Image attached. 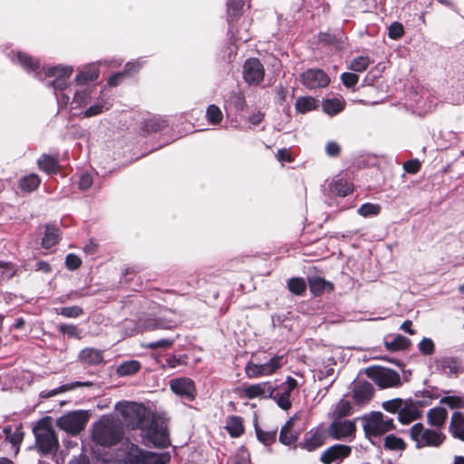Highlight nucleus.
<instances>
[{
  "instance_id": "1",
  "label": "nucleus",
  "mask_w": 464,
  "mask_h": 464,
  "mask_svg": "<svg viewBox=\"0 0 464 464\" xmlns=\"http://www.w3.org/2000/svg\"><path fill=\"white\" fill-rule=\"evenodd\" d=\"M123 437V429L120 421L111 416H103L92 425V440L102 447H111L119 443Z\"/></svg>"
},
{
  "instance_id": "2",
  "label": "nucleus",
  "mask_w": 464,
  "mask_h": 464,
  "mask_svg": "<svg viewBox=\"0 0 464 464\" xmlns=\"http://www.w3.org/2000/svg\"><path fill=\"white\" fill-rule=\"evenodd\" d=\"M409 434L418 449L438 448L440 447L446 440V435L441 430L427 428L420 422L411 426Z\"/></svg>"
},
{
  "instance_id": "3",
  "label": "nucleus",
  "mask_w": 464,
  "mask_h": 464,
  "mask_svg": "<svg viewBox=\"0 0 464 464\" xmlns=\"http://www.w3.org/2000/svg\"><path fill=\"white\" fill-rule=\"evenodd\" d=\"M363 420V430L368 437H378L395 429L393 419L380 411L372 412Z\"/></svg>"
},
{
  "instance_id": "4",
  "label": "nucleus",
  "mask_w": 464,
  "mask_h": 464,
  "mask_svg": "<svg viewBox=\"0 0 464 464\" xmlns=\"http://www.w3.org/2000/svg\"><path fill=\"white\" fill-rule=\"evenodd\" d=\"M36 443L44 454L51 453L57 450L59 442L54 430L46 420H40L34 429Z\"/></svg>"
},
{
  "instance_id": "5",
  "label": "nucleus",
  "mask_w": 464,
  "mask_h": 464,
  "mask_svg": "<svg viewBox=\"0 0 464 464\" xmlns=\"http://www.w3.org/2000/svg\"><path fill=\"white\" fill-rule=\"evenodd\" d=\"M366 375L381 389L399 387L401 385L400 374L384 367H369L365 370Z\"/></svg>"
},
{
  "instance_id": "6",
  "label": "nucleus",
  "mask_w": 464,
  "mask_h": 464,
  "mask_svg": "<svg viewBox=\"0 0 464 464\" xmlns=\"http://www.w3.org/2000/svg\"><path fill=\"white\" fill-rule=\"evenodd\" d=\"M89 417L84 411H70L58 418L56 425L67 433L76 435L85 428Z\"/></svg>"
},
{
  "instance_id": "7",
  "label": "nucleus",
  "mask_w": 464,
  "mask_h": 464,
  "mask_svg": "<svg viewBox=\"0 0 464 464\" xmlns=\"http://www.w3.org/2000/svg\"><path fill=\"white\" fill-rule=\"evenodd\" d=\"M285 362L284 356L282 355H276L265 363L248 362L246 364L245 372L249 379L270 376L279 370Z\"/></svg>"
},
{
  "instance_id": "8",
  "label": "nucleus",
  "mask_w": 464,
  "mask_h": 464,
  "mask_svg": "<svg viewBox=\"0 0 464 464\" xmlns=\"http://www.w3.org/2000/svg\"><path fill=\"white\" fill-rule=\"evenodd\" d=\"M328 434L334 440H352L355 438L356 425L353 420L334 419L328 427Z\"/></svg>"
},
{
  "instance_id": "9",
  "label": "nucleus",
  "mask_w": 464,
  "mask_h": 464,
  "mask_svg": "<svg viewBox=\"0 0 464 464\" xmlns=\"http://www.w3.org/2000/svg\"><path fill=\"white\" fill-rule=\"evenodd\" d=\"M154 454L144 450L138 445L127 442L124 447L123 464H150L153 461Z\"/></svg>"
},
{
  "instance_id": "10",
  "label": "nucleus",
  "mask_w": 464,
  "mask_h": 464,
  "mask_svg": "<svg viewBox=\"0 0 464 464\" xmlns=\"http://www.w3.org/2000/svg\"><path fill=\"white\" fill-rule=\"evenodd\" d=\"M146 436L157 448H167L170 444L167 425L163 420H154Z\"/></svg>"
},
{
  "instance_id": "11",
  "label": "nucleus",
  "mask_w": 464,
  "mask_h": 464,
  "mask_svg": "<svg viewBox=\"0 0 464 464\" xmlns=\"http://www.w3.org/2000/svg\"><path fill=\"white\" fill-rule=\"evenodd\" d=\"M276 388L270 382L244 385L240 390V396L248 400L256 398L265 399L274 397Z\"/></svg>"
},
{
  "instance_id": "12",
  "label": "nucleus",
  "mask_w": 464,
  "mask_h": 464,
  "mask_svg": "<svg viewBox=\"0 0 464 464\" xmlns=\"http://www.w3.org/2000/svg\"><path fill=\"white\" fill-rule=\"evenodd\" d=\"M125 421L132 426H139L144 416L145 409L141 404L135 402H124L117 405Z\"/></svg>"
},
{
  "instance_id": "13",
  "label": "nucleus",
  "mask_w": 464,
  "mask_h": 464,
  "mask_svg": "<svg viewBox=\"0 0 464 464\" xmlns=\"http://www.w3.org/2000/svg\"><path fill=\"white\" fill-rule=\"evenodd\" d=\"M170 390L177 395L190 401H194L197 390L194 382L188 377L175 378L169 381Z\"/></svg>"
},
{
  "instance_id": "14",
  "label": "nucleus",
  "mask_w": 464,
  "mask_h": 464,
  "mask_svg": "<svg viewBox=\"0 0 464 464\" xmlns=\"http://www.w3.org/2000/svg\"><path fill=\"white\" fill-rule=\"evenodd\" d=\"M302 83L308 89L324 88L330 82V78L320 69H309L300 75Z\"/></svg>"
},
{
  "instance_id": "15",
  "label": "nucleus",
  "mask_w": 464,
  "mask_h": 464,
  "mask_svg": "<svg viewBox=\"0 0 464 464\" xmlns=\"http://www.w3.org/2000/svg\"><path fill=\"white\" fill-rule=\"evenodd\" d=\"M243 76L249 84H258L264 79L265 71L258 59L251 58L245 62Z\"/></svg>"
},
{
  "instance_id": "16",
  "label": "nucleus",
  "mask_w": 464,
  "mask_h": 464,
  "mask_svg": "<svg viewBox=\"0 0 464 464\" xmlns=\"http://www.w3.org/2000/svg\"><path fill=\"white\" fill-rule=\"evenodd\" d=\"M351 389L353 400L359 405L368 403L374 394L373 386L366 381L353 382Z\"/></svg>"
},
{
  "instance_id": "17",
  "label": "nucleus",
  "mask_w": 464,
  "mask_h": 464,
  "mask_svg": "<svg viewBox=\"0 0 464 464\" xmlns=\"http://www.w3.org/2000/svg\"><path fill=\"white\" fill-rule=\"evenodd\" d=\"M352 448L343 444H335L325 450L321 455L324 464H332L334 461H342L350 456Z\"/></svg>"
},
{
  "instance_id": "18",
  "label": "nucleus",
  "mask_w": 464,
  "mask_h": 464,
  "mask_svg": "<svg viewBox=\"0 0 464 464\" xmlns=\"http://www.w3.org/2000/svg\"><path fill=\"white\" fill-rule=\"evenodd\" d=\"M420 416L421 411L420 410L419 402L411 399L403 401V406H401L398 416V420L401 424H410L420 418Z\"/></svg>"
},
{
  "instance_id": "19",
  "label": "nucleus",
  "mask_w": 464,
  "mask_h": 464,
  "mask_svg": "<svg viewBox=\"0 0 464 464\" xmlns=\"http://www.w3.org/2000/svg\"><path fill=\"white\" fill-rule=\"evenodd\" d=\"M326 440L325 430L322 428L311 430L304 435L301 447L308 451H314L323 446Z\"/></svg>"
},
{
  "instance_id": "20",
  "label": "nucleus",
  "mask_w": 464,
  "mask_h": 464,
  "mask_svg": "<svg viewBox=\"0 0 464 464\" xmlns=\"http://www.w3.org/2000/svg\"><path fill=\"white\" fill-rule=\"evenodd\" d=\"M298 386L297 381L291 376H287L285 382L282 384L284 392L280 395H275L274 399L276 401L278 407L283 410H288L292 406V401L290 399L291 392Z\"/></svg>"
},
{
  "instance_id": "21",
  "label": "nucleus",
  "mask_w": 464,
  "mask_h": 464,
  "mask_svg": "<svg viewBox=\"0 0 464 464\" xmlns=\"http://www.w3.org/2000/svg\"><path fill=\"white\" fill-rule=\"evenodd\" d=\"M72 72V68L68 66H55L48 70V76L57 77L53 82L54 89L63 90L66 87L65 80L68 79Z\"/></svg>"
},
{
  "instance_id": "22",
  "label": "nucleus",
  "mask_w": 464,
  "mask_h": 464,
  "mask_svg": "<svg viewBox=\"0 0 464 464\" xmlns=\"http://www.w3.org/2000/svg\"><path fill=\"white\" fill-rule=\"evenodd\" d=\"M447 417L448 411L446 409L441 407L432 408L427 412L428 422L433 427V429L441 430L445 425Z\"/></svg>"
},
{
  "instance_id": "23",
  "label": "nucleus",
  "mask_w": 464,
  "mask_h": 464,
  "mask_svg": "<svg viewBox=\"0 0 464 464\" xmlns=\"http://www.w3.org/2000/svg\"><path fill=\"white\" fill-rule=\"evenodd\" d=\"M450 431L452 436L464 441V417L462 413L455 411L451 415Z\"/></svg>"
},
{
  "instance_id": "24",
  "label": "nucleus",
  "mask_w": 464,
  "mask_h": 464,
  "mask_svg": "<svg viewBox=\"0 0 464 464\" xmlns=\"http://www.w3.org/2000/svg\"><path fill=\"white\" fill-rule=\"evenodd\" d=\"M80 360L87 364L97 365L103 360L102 353L92 348L83 349L79 354Z\"/></svg>"
},
{
  "instance_id": "25",
  "label": "nucleus",
  "mask_w": 464,
  "mask_h": 464,
  "mask_svg": "<svg viewBox=\"0 0 464 464\" xmlns=\"http://www.w3.org/2000/svg\"><path fill=\"white\" fill-rule=\"evenodd\" d=\"M308 285L310 291L314 295H322L326 288H328L330 291L334 289V285L332 283L327 282L324 278L319 276H313L309 278Z\"/></svg>"
},
{
  "instance_id": "26",
  "label": "nucleus",
  "mask_w": 464,
  "mask_h": 464,
  "mask_svg": "<svg viewBox=\"0 0 464 464\" xmlns=\"http://www.w3.org/2000/svg\"><path fill=\"white\" fill-rule=\"evenodd\" d=\"M226 429L232 437H239L244 431L243 420L238 416H232L227 420Z\"/></svg>"
},
{
  "instance_id": "27",
  "label": "nucleus",
  "mask_w": 464,
  "mask_h": 464,
  "mask_svg": "<svg viewBox=\"0 0 464 464\" xmlns=\"http://www.w3.org/2000/svg\"><path fill=\"white\" fill-rule=\"evenodd\" d=\"M92 384V383L90 382H72L70 384L62 385V386H60L58 388H55V389H53L51 391H43V392H41L40 396L42 398H46L47 399V398L55 396L56 394L61 393L63 392L72 390V389H73L75 387L91 386Z\"/></svg>"
},
{
  "instance_id": "28",
  "label": "nucleus",
  "mask_w": 464,
  "mask_h": 464,
  "mask_svg": "<svg viewBox=\"0 0 464 464\" xmlns=\"http://www.w3.org/2000/svg\"><path fill=\"white\" fill-rule=\"evenodd\" d=\"M59 230L52 226H46L44 237L42 239V245L44 248H50L59 241Z\"/></svg>"
},
{
  "instance_id": "29",
  "label": "nucleus",
  "mask_w": 464,
  "mask_h": 464,
  "mask_svg": "<svg viewBox=\"0 0 464 464\" xmlns=\"http://www.w3.org/2000/svg\"><path fill=\"white\" fill-rule=\"evenodd\" d=\"M317 106V101L312 97H300L295 102V109L300 113L311 111Z\"/></svg>"
},
{
  "instance_id": "30",
  "label": "nucleus",
  "mask_w": 464,
  "mask_h": 464,
  "mask_svg": "<svg viewBox=\"0 0 464 464\" xmlns=\"http://www.w3.org/2000/svg\"><path fill=\"white\" fill-rule=\"evenodd\" d=\"M352 404L345 399L340 400L333 411V417L334 419H342L343 417L352 414Z\"/></svg>"
},
{
  "instance_id": "31",
  "label": "nucleus",
  "mask_w": 464,
  "mask_h": 464,
  "mask_svg": "<svg viewBox=\"0 0 464 464\" xmlns=\"http://www.w3.org/2000/svg\"><path fill=\"white\" fill-rule=\"evenodd\" d=\"M440 364L447 375H456L460 369L459 361L454 358H444L440 361Z\"/></svg>"
},
{
  "instance_id": "32",
  "label": "nucleus",
  "mask_w": 464,
  "mask_h": 464,
  "mask_svg": "<svg viewBox=\"0 0 464 464\" xmlns=\"http://www.w3.org/2000/svg\"><path fill=\"white\" fill-rule=\"evenodd\" d=\"M140 368V364L137 361H129L121 363L117 367V373L120 376L131 375L136 373Z\"/></svg>"
},
{
  "instance_id": "33",
  "label": "nucleus",
  "mask_w": 464,
  "mask_h": 464,
  "mask_svg": "<svg viewBox=\"0 0 464 464\" xmlns=\"http://www.w3.org/2000/svg\"><path fill=\"white\" fill-rule=\"evenodd\" d=\"M98 76V68L94 65H92L77 75L76 82L80 84L86 83L88 82L96 80Z\"/></svg>"
},
{
  "instance_id": "34",
  "label": "nucleus",
  "mask_w": 464,
  "mask_h": 464,
  "mask_svg": "<svg viewBox=\"0 0 464 464\" xmlns=\"http://www.w3.org/2000/svg\"><path fill=\"white\" fill-rule=\"evenodd\" d=\"M288 289L291 293L301 295L306 290V283L304 278L293 277L287 282Z\"/></svg>"
},
{
  "instance_id": "35",
  "label": "nucleus",
  "mask_w": 464,
  "mask_h": 464,
  "mask_svg": "<svg viewBox=\"0 0 464 464\" xmlns=\"http://www.w3.org/2000/svg\"><path fill=\"white\" fill-rule=\"evenodd\" d=\"M384 447L391 450H403L406 448V443L401 438L388 435L384 439Z\"/></svg>"
},
{
  "instance_id": "36",
  "label": "nucleus",
  "mask_w": 464,
  "mask_h": 464,
  "mask_svg": "<svg viewBox=\"0 0 464 464\" xmlns=\"http://www.w3.org/2000/svg\"><path fill=\"white\" fill-rule=\"evenodd\" d=\"M332 190L339 196L345 197L352 193L353 187L346 180L340 179L333 182Z\"/></svg>"
},
{
  "instance_id": "37",
  "label": "nucleus",
  "mask_w": 464,
  "mask_h": 464,
  "mask_svg": "<svg viewBox=\"0 0 464 464\" xmlns=\"http://www.w3.org/2000/svg\"><path fill=\"white\" fill-rule=\"evenodd\" d=\"M4 432L6 436V439L14 447H17L23 441L24 432L20 427H17L15 430L12 432V428L8 426L4 429Z\"/></svg>"
},
{
  "instance_id": "38",
  "label": "nucleus",
  "mask_w": 464,
  "mask_h": 464,
  "mask_svg": "<svg viewBox=\"0 0 464 464\" xmlns=\"http://www.w3.org/2000/svg\"><path fill=\"white\" fill-rule=\"evenodd\" d=\"M38 165L42 170L47 173H53L57 170V160L47 155H44L38 160Z\"/></svg>"
},
{
  "instance_id": "39",
  "label": "nucleus",
  "mask_w": 464,
  "mask_h": 464,
  "mask_svg": "<svg viewBox=\"0 0 464 464\" xmlns=\"http://www.w3.org/2000/svg\"><path fill=\"white\" fill-rule=\"evenodd\" d=\"M372 61L368 56H359L351 62L349 69L356 72H362L369 67Z\"/></svg>"
},
{
  "instance_id": "40",
  "label": "nucleus",
  "mask_w": 464,
  "mask_h": 464,
  "mask_svg": "<svg viewBox=\"0 0 464 464\" xmlns=\"http://www.w3.org/2000/svg\"><path fill=\"white\" fill-rule=\"evenodd\" d=\"M386 346L392 351L407 349L411 343L410 340L402 335H397L391 342H386Z\"/></svg>"
},
{
  "instance_id": "41",
  "label": "nucleus",
  "mask_w": 464,
  "mask_h": 464,
  "mask_svg": "<svg viewBox=\"0 0 464 464\" xmlns=\"http://www.w3.org/2000/svg\"><path fill=\"white\" fill-rule=\"evenodd\" d=\"M440 404L448 405L451 409H463L464 397L457 395H447L440 399Z\"/></svg>"
},
{
  "instance_id": "42",
  "label": "nucleus",
  "mask_w": 464,
  "mask_h": 464,
  "mask_svg": "<svg viewBox=\"0 0 464 464\" xmlns=\"http://www.w3.org/2000/svg\"><path fill=\"white\" fill-rule=\"evenodd\" d=\"M40 184V179L35 174H30L20 181V188L25 191L34 190Z\"/></svg>"
},
{
  "instance_id": "43",
  "label": "nucleus",
  "mask_w": 464,
  "mask_h": 464,
  "mask_svg": "<svg viewBox=\"0 0 464 464\" xmlns=\"http://www.w3.org/2000/svg\"><path fill=\"white\" fill-rule=\"evenodd\" d=\"M403 401L401 398H395L392 400L385 401L382 403V407L384 411L390 413H398L401 411V406H403Z\"/></svg>"
},
{
  "instance_id": "44",
  "label": "nucleus",
  "mask_w": 464,
  "mask_h": 464,
  "mask_svg": "<svg viewBox=\"0 0 464 464\" xmlns=\"http://www.w3.org/2000/svg\"><path fill=\"white\" fill-rule=\"evenodd\" d=\"M207 119L212 124H218L223 119L222 111L218 106L211 104L207 109Z\"/></svg>"
},
{
  "instance_id": "45",
  "label": "nucleus",
  "mask_w": 464,
  "mask_h": 464,
  "mask_svg": "<svg viewBox=\"0 0 464 464\" xmlns=\"http://www.w3.org/2000/svg\"><path fill=\"white\" fill-rule=\"evenodd\" d=\"M323 107L324 111L330 115H335L343 110V104L338 99L325 101Z\"/></svg>"
},
{
  "instance_id": "46",
  "label": "nucleus",
  "mask_w": 464,
  "mask_h": 464,
  "mask_svg": "<svg viewBox=\"0 0 464 464\" xmlns=\"http://www.w3.org/2000/svg\"><path fill=\"white\" fill-rule=\"evenodd\" d=\"M380 205L372 203H365L362 205L358 209V213L362 217L376 216L380 213Z\"/></svg>"
},
{
  "instance_id": "47",
  "label": "nucleus",
  "mask_w": 464,
  "mask_h": 464,
  "mask_svg": "<svg viewBox=\"0 0 464 464\" xmlns=\"http://www.w3.org/2000/svg\"><path fill=\"white\" fill-rule=\"evenodd\" d=\"M56 312L64 317L76 318L82 314V309L79 306L73 305L56 309Z\"/></svg>"
},
{
  "instance_id": "48",
  "label": "nucleus",
  "mask_w": 464,
  "mask_h": 464,
  "mask_svg": "<svg viewBox=\"0 0 464 464\" xmlns=\"http://www.w3.org/2000/svg\"><path fill=\"white\" fill-rule=\"evenodd\" d=\"M420 352L423 355H430L435 351V345L431 339L423 338L418 344Z\"/></svg>"
},
{
  "instance_id": "49",
  "label": "nucleus",
  "mask_w": 464,
  "mask_h": 464,
  "mask_svg": "<svg viewBox=\"0 0 464 464\" xmlns=\"http://www.w3.org/2000/svg\"><path fill=\"white\" fill-rule=\"evenodd\" d=\"M256 436L258 440L263 442L265 445H270L276 440V431H264L259 429H256Z\"/></svg>"
},
{
  "instance_id": "50",
  "label": "nucleus",
  "mask_w": 464,
  "mask_h": 464,
  "mask_svg": "<svg viewBox=\"0 0 464 464\" xmlns=\"http://www.w3.org/2000/svg\"><path fill=\"white\" fill-rule=\"evenodd\" d=\"M171 321L170 320H165L162 318H160L153 322H148L145 324L146 330H153L157 328H163V329H169L171 328Z\"/></svg>"
},
{
  "instance_id": "51",
  "label": "nucleus",
  "mask_w": 464,
  "mask_h": 464,
  "mask_svg": "<svg viewBox=\"0 0 464 464\" xmlns=\"http://www.w3.org/2000/svg\"><path fill=\"white\" fill-rule=\"evenodd\" d=\"M404 34V29L401 24L394 22L389 27V36L392 39H399Z\"/></svg>"
},
{
  "instance_id": "52",
  "label": "nucleus",
  "mask_w": 464,
  "mask_h": 464,
  "mask_svg": "<svg viewBox=\"0 0 464 464\" xmlns=\"http://www.w3.org/2000/svg\"><path fill=\"white\" fill-rule=\"evenodd\" d=\"M173 343H174L173 339H161L157 342H151V343L146 344V347L150 348V349H158V348L168 349V348L171 347L173 345Z\"/></svg>"
},
{
  "instance_id": "53",
  "label": "nucleus",
  "mask_w": 464,
  "mask_h": 464,
  "mask_svg": "<svg viewBox=\"0 0 464 464\" xmlns=\"http://www.w3.org/2000/svg\"><path fill=\"white\" fill-rule=\"evenodd\" d=\"M341 79L346 87L351 88L358 82L359 77L353 72H343Z\"/></svg>"
},
{
  "instance_id": "54",
  "label": "nucleus",
  "mask_w": 464,
  "mask_h": 464,
  "mask_svg": "<svg viewBox=\"0 0 464 464\" xmlns=\"http://www.w3.org/2000/svg\"><path fill=\"white\" fill-rule=\"evenodd\" d=\"M65 264L68 269L74 270L80 267L82 260L78 256L74 254H69L66 256Z\"/></svg>"
},
{
  "instance_id": "55",
  "label": "nucleus",
  "mask_w": 464,
  "mask_h": 464,
  "mask_svg": "<svg viewBox=\"0 0 464 464\" xmlns=\"http://www.w3.org/2000/svg\"><path fill=\"white\" fill-rule=\"evenodd\" d=\"M18 60L25 69L34 70L38 67V63L25 54L19 53Z\"/></svg>"
},
{
  "instance_id": "56",
  "label": "nucleus",
  "mask_w": 464,
  "mask_h": 464,
  "mask_svg": "<svg viewBox=\"0 0 464 464\" xmlns=\"http://www.w3.org/2000/svg\"><path fill=\"white\" fill-rule=\"evenodd\" d=\"M279 439L281 442H283L285 445H290L295 440V437L294 436L291 430L288 431L287 427L282 428Z\"/></svg>"
},
{
  "instance_id": "57",
  "label": "nucleus",
  "mask_w": 464,
  "mask_h": 464,
  "mask_svg": "<svg viewBox=\"0 0 464 464\" xmlns=\"http://www.w3.org/2000/svg\"><path fill=\"white\" fill-rule=\"evenodd\" d=\"M58 329L63 334H67L70 337H79V332L75 325L72 324H60Z\"/></svg>"
},
{
  "instance_id": "58",
  "label": "nucleus",
  "mask_w": 464,
  "mask_h": 464,
  "mask_svg": "<svg viewBox=\"0 0 464 464\" xmlns=\"http://www.w3.org/2000/svg\"><path fill=\"white\" fill-rule=\"evenodd\" d=\"M325 151L330 157H336L340 154L341 147L335 141H329L325 146Z\"/></svg>"
},
{
  "instance_id": "59",
  "label": "nucleus",
  "mask_w": 464,
  "mask_h": 464,
  "mask_svg": "<svg viewBox=\"0 0 464 464\" xmlns=\"http://www.w3.org/2000/svg\"><path fill=\"white\" fill-rule=\"evenodd\" d=\"M90 100V94L87 91H82L75 93L73 98V102L77 103L79 106H82L88 102Z\"/></svg>"
},
{
  "instance_id": "60",
  "label": "nucleus",
  "mask_w": 464,
  "mask_h": 464,
  "mask_svg": "<svg viewBox=\"0 0 464 464\" xmlns=\"http://www.w3.org/2000/svg\"><path fill=\"white\" fill-rule=\"evenodd\" d=\"M420 168V164L419 160H409L404 163V169L408 173L414 174L419 171Z\"/></svg>"
},
{
  "instance_id": "61",
  "label": "nucleus",
  "mask_w": 464,
  "mask_h": 464,
  "mask_svg": "<svg viewBox=\"0 0 464 464\" xmlns=\"http://www.w3.org/2000/svg\"><path fill=\"white\" fill-rule=\"evenodd\" d=\"M103 111V107L101 104H96L88 108L83 115L85 118L92 117L101 114Z\"/></svg>"
},
{
  "instance_id": "62",
  "label": "nucleus",
  "mask_w": 464,
  "mask_h": 464,
  "mask_svg": "<svg viewBox=\"0 0 464 464\" xmlns=\"http://www.w3.org/2000/svg\"><path fill=\"white\" fill-rule=\"evenodd\" d=\"M92 184V178L90 174H84L81 177L79 181V187L81 189H87Z\"/></svg>"
},
{
  "instance_id": "63",
  "label": "nucleus",
  "mask_w": 464,
  "mask_h": 464,
  "mask_svg": "<svg viewBox=\"0 0 464 464\" xmlns=\"http://www.w3.org/2000/svg\"><path fill=\"white\" fill-rule=\"evenodd\" d=\"M13 275L9 264L0 262V278L10 277Z\"/></svg>"
},
{
  "instance_id": "64",
  "label": "nucleus",
  "mask_w": 464,
  "mask_h": 464,
  "mask_svg": "<svg viewBox=\"0 0 464 464\" xmlns=\"http://www.w3.org/2000/svg\"><path fill=\"white\" fill-rule=\"evenodd\" d=\"M276 158L278 160L280 161H287V162H290L292 161V159H291V156H290V153L287 150L285 149H283V150H279L276 153Z\"/></svg>"
}]
</instances>
